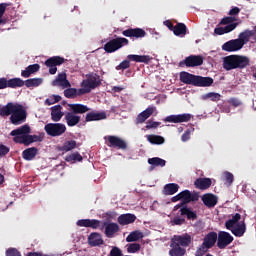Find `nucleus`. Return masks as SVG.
<instances>
[{"instance_id":"obj_58","label":"nucleus","mask_w":256,"mask_h":256,"mask_svg":"<svg viewBox=\"0 0 256 256\" xmlns=\"http://www.w3.org/2000/svg\"><path fill=\"white\" fill-rule=\"evenodd\" d=\"M239 13H241V8L235 6V7H232L228 15H230V17H235V15H239Z\"/></svg>"},{"instance_id":"obj_32","label":"nucleus","mask_w":256,"mask_h":256,"mask_svg":"<svg viewBox=\"0 0 256 256\" xmlns=\"http://www.w3.org/2000/svg\"><path fill=\"white\" fill-rule=\"evenodd\" d=\"M38 153L39 149H37V147H30L22 152V158L24 161H33V159L37 157Z\"/></svg>"},{"instance_id":"obj_22","label":"nucleus","mask_w":256,"mask_h":256,"mask_svg":"<svg viewBox=\"0 0 256 256\" xmlns=\"http://www.w3.org/2000/svg\"><path fill=\"white\" fill-rule=\"evenodd\" d=\"M228 231H231L235 237H243L245 231H247V225L245 224V221H241L231 228H228Z\"/></svg>"},{"instance_id":"obj_19","label":"nucleus","mask_w":256,"mask_h":256,"mask_svg":"<svg viewBox=\"0 0 256 256\" xmlns=\"http://www.w3.org/2000/svg\"><path fill=\"white\" fill-rule=\"evenodd\" d=\"M176 208L180 209L179 213L181 217H184V215H186L189 221H195V219H197V213L193 212L191 208L183 206V203L177 204Z\"/></svg>"},{"instance_id":"obj_54","label":"nucleus","mask_w":256,"mask_h":256,"mask_svg":"<svg viewBox=\"0 0 256 256\" xmlns=\"http://www.w3.org/2000/svg\"><path fill=\"white\" fill-rule=\"evenodd\" d=\"M161 125V122H155L152 120H148L146 123V129H157Z\"/></svg>"},{"instance_id":"obj_40","label":"nucleus","mask_w":256,"mask_h":256,"mask_svg":"<svg viewBox=\"0 0 256 256\" xmlns=\"http://www.w3.org/2000/svg\"><path fill=\"white\" fill-rule=\"evenodd\" d=\"M25 87L27 89H31V87H39L40 85H43V78H30L24 81Z\"/></svg>"},{"instance_id":"obj_50","label":"nucleus","mask_w":256,"mask_h":256,"mask_svg":"<svg viewBox=\"0 0 256 256\" xmlns=\"http://www.w3.org/2000/svg\"><path fill=\"white\" fill-rule=\"evenodd\" d=\"M204 99H211V101H214L217 103V101L221 100V94L215 93V92H209L204 96Z\"/></svg>"},{"instance_id":"obj_27","label":"nucleus","mask_w":256,"mask_h":256,"mask_svg":"<svg viewBox=\"0 0 256 256\" xmlns=\"http://www.w3.org/2000/svg\"><path fill=\"white\" fill-rule=\"evenodd\" d=\"M63 106L61 105H55L51 107V120L54 121L55 123H59L61 119H63Z\"/></svg>"},{"instance_id":"obj_41","label":"nucleus","mask_w":256,"mask_h":256,"mask_svg":"<svg viewBox=\"0 0 256 256\" xmlns=\"http://www.w3.org/2000/svg\"><path fill=\"white\" fill-rule=\"evenodd\" d=\"M179 191V184L169 183L164 186V195H175Z\"/></svg>"},{"instance_id":"obj_55","label":"nucleus","mask_w":256,"mask_h":256,"mask_svg":"<svg viewBox=\"0 0 256 256\" xmlns=\"http://www.w3.org/2000/svg\"><path fill=\"white\" fill-rule=\"evenodd\" d=\"M228 103L232 105V107H241V105H243V103L241 102V100H239V98H230L228 100Z\"/></svg>"},{"instance_id":"obj_36","label":"nucleus","mask_w":256,"mask_h":256,"mask_svg":"<svg viewBox=\"0 0 256 256\" xmlns=\"http://www.w3.org/2000/svg\"><path fill=\"white\" fill-rule=\"evenodd\" d=\"M39 69H41V66L39 64L29 65L25 68V70H22L21 77H24V79H29V76L37 73Z\"/></svg>"},{"instance_id":"obj_17","label":"nucleus","mask_w":256,"mask_h":256,"mask_svg":"<svg viewBox=\"0 0 256 256\" xmlns=\"http://www.w3.org/2000/svg\"><path fill=\"white\" fill-rule=\"evenodd\" d=\"M241 49H243V46L238 39L229 40L222 45V51H227L228 53L241 51Z\"/></svg>"},{"instance_id":"obj_28","label":"nucleus","mask_w":256,"mask_h":256,"mask_svg":"<svg viewBox=\"0 0 256 256\" xmlns=\"http://www.w3.org/2000/svg\"><path fill=\"white\" fill-rule=\"evenodd\" d=\"M107 119V113L105 112H89L85 116L86 123H91V121H103Z\"/></svg>"},{"instance_id":"obj_9","label":"nucleus","mask_w":256,"mask_h":256,"mask_svg":"<svg viewBox=\"0 0 256 256\" xmlns=\"http://www.w3.org/2000/svg\"><path fill=\"white\" fill-rule=\"evenodd\" d=\"M125 45H129V39L117 37L111 39L104 45V51L106 53H115V51H119V49L125 47Z\"/></svg>"},{"instance_id":"obj_4","label":"nucleus","mask_w":256,"mask_h":256,"mask_svg":"<svg viewBox=\"0 0 256 256\" xmlns=\"http://www.w3.org/2000/svg\"><path fill=\"white\" fill-rule=\"evenodd\" d=\"M250 60L247 56L229 55L223 58V69L233 71V69H245L249 67Z\"/></svg>"},{"instance_id":"obj_31","label":"nucleus","mask_w":256,"mask_h":256,"mask_svg":"<svg viewBox=\"0 0 256 256\" xmlns=\"http://www.w3.org/2000/svg\"><path fill=\"white\" fill-rule=\"evenodd\" d=\"M218 241V236L217 232H209L208 234L205 235L203 244L212 249V247H215V243Z\"/></svg>"},{"instance_id":"obj_57","label":"nucleus","mask_w":256,"mask_h":256,"mask_svg":"<svg viewBox=\"0 0 256 256\" xmlns=\"http://www.w3.org/2000/svg\"><path fill=\"white\" fill-rule=\"evenodd\" d=\"M183 223H185V218L174 217V219L171 220V225H183Z\"/></svg>"},{"instance_id":"obj_60","label":"nucleus","mask_w":256,"mask_h":256,"mask_svg":"<svg viewBox=\"0 0 256 256\" xmlns=\"http://www.w3.org/2000/svg\"><path fill=\"white\" fill-rule=\"evenodd\" d=\"M110 256H123V252H121V249L113 247L110 251Z\"/></svg>"},{"instance_id":"obj_2","label":"nucleus","mask_w":256,"mask_h":256,"mask_svg":"<svg viewBox=\"0 0 256 256\" xmlns=\"http://www.w3.org/2000/svg\"><path fill=\"white\" fill-rule=\"evenodd\" d=\"M68 107L69 111L64 114V119L68 127H75L79 125V123H81V116L79 115H84V113L91 111V108H88L87 105L79 103L68 104Z\"/></svg>"},{"instance_id":"obj_35","label":"nucleus","mask_w":256,"mask_h":256,"mask_svg":"<svg viewBox=\"0 0 256 256\" xmlns=\"http://www.w3.org/2000/svg\"><path fill=\"white\" fill-rule=\"evenodd\" d=\"M202 201L206 207L212 208L215 207L218 203L217 196L214 194H204L202 197Z\"/></svg>"},{"instance_id":"obj_25","label":"nucleus","mask_w":256,"mask_h":256,"mask_svg":"<svg viewBox=\"0 0 256 256\" xmlns=\"http://www.w3.org/2000/svg\"><path fill=\"white\" fill-rule=\"evenodd\" d=\"M180 81L181 83H184V85H193L195 87L197 75L185 71L180 72Z\"/></svg>"},{"instance_id":"obj_53","label":"nucleus","mask_w":256,"mask_h":256,"mask_svg":"<svg viewBox=\"0 0 256 256\" xmlns=\"http://www.w3.org/2000/svg\"><path fill=\"white\" fill-rule=\"evenodd\" d=\"M209 247H207L205 244L202 243V245L196 250L195 255L196 256H203L209 251Z\"/></svg>"},{"instance_id":"obj_18","label":"nucleus","mask_w":256,"mask_h":256,"mask_svg":"<svg viewBox=\"0 0 256 256\" xmlns=\"http://www.w3.org/2000/svg\"><path fill=\"white\" fill-rule=\"evenodd\" d=\"M165 123H189L191 121V114L170 115L164 119Z\"/></svg>"},{"instance_id":"obj_64","label":"nucleus","mask_w":256,"mask_h":256,"mask_svg":"<svg viewBox=\"0 0 256 256\" xmlns=\"http://www.w3.org/2000/svg\"><path fill=\"white\" fill-rule=\"evenodd\" d=\"M45 105H48V106H50V105H55V100L53 99L52 96H50L49 98H47V99L45 100Z\"/></svg>"},{"instance_id":"obj_8","label":"nucleus","mask_w":256,"mask_h":256,"mask_svg":"<svg viewBox=\"0 0 256 256\" xmlns=\"http://www.w3.org/2000/svg\"><path fill=\"white\" fill-rule=\"evenodd\" d=\"M27 121V110L21 104H16L12 115L10 116V122L12 125H21Z\"/></svg>"},{"instance_id":"obj_30","label":"nucleus","mask_w":256,"mask_h":256,"mask_svg":"<svg viewBox=\"0 0 256 256\" xmlns=\"http://www.w3.org/2000/svg\"><path fill=\"white\" fill-rule=\"evenodd\" d=\"M212 184L213 181H211V178H198L194 182L196 189H200V191H205L206 189H209Z\"/></svg>"},{"instance_id":"obj_21","label":"nucleus","mask_w":256,"mask_h":256,"mask_svg":"<svg viewBox=\"0 0 256 256\" xmlns=\"http://www.w3.org/2000/svg\"><path fill=\"white\" fill-rule=\"evenodd\" d=\"M104 243L105 241L99 232H92L88 236V244L90 247H101Z\"/></svg>"},{"instance_id":"obj_11","label":"nucleus","mask_w":256,"mask_h":256,"mask_svg":"<svg viewBox=\"0 0 256 256\" xmlns=\"http://www.w3.org/2000/svg\"><path fill=\"white\" fill-rule=\"evenodd\" d=\"M107 147L111 149L127 150V142L118 136L108 135L104 137Z\"/></svg>"},{"instance_id":"obj_63","label":"nucleus","mask_w":256,"mask_h":256,"mask_svg":"<svg viewBox=\"0 0 256 256\" xmlns=\"http://www.w3.org/2000/svg\"><path fill=\"white\" fill-rule=\"evenodd\" d=\"M0 89H7V78H0Z\"/></svg>"},{"instance_id":"obj_49","label":"nucleus","mask_w":256,"mask_h":256,"mask_svg":"<svg viewBox=\"0 0 256 256\" xmlns=\"http://www.w3.org/2000/svg\"><path fill=\"white\" fill-rule=\"evenodd\" d=\"M64 96L66 99H75L77 97V89L75 88H67L64 90Z\"/></svg>"},{"instance_id":"obj_51","label":"nucleus","mask_w":256,"mask_h":256,"mask_svg":"<svg viewBox=\"0 0 256 256\" xmlns=\"http://www.w3.org/2000/svg\"><path fill=\"white\" fill-rule=\"evenodd\" d=\"M127 251L129 253H137V251H141V244H139V243L128 244Z\"/></svg>"},{"instance_id":"obj_37","label":"nucleus","mask_w":256,"mask_h":256,"mask_svg":"<svg viewBox=\"0 0 256 256\" xmlns=\"http://www.w3.org/2000/svg\"><path fill=\"white\" fill-rule=\"evenodd\" d=\"M15 107L16 104L9 102L7 105L0 108V117H9V115H13Z\"/></svg>"},{"instance_id":"obj_24","label":"nucleus","mask_w":256,"mask_h":256,"mask_svg":"<svg viewBox=\"0 0 256 256\" xmlns=\"http://www.w3.org/2000/svg\"><path fill=\"white\" fill-rule=\"evenodd\" d=\"M153 113H155V107L153 106H150L146 110L142 111L136 117V125H141V123H145Z\"/></svg>"},{"instance_id":"obj_39","label":"nucleus","mask_w":256,"mask_h":256,"mask_svg":"<svg viewBox=\"0 0 256 256\" xmlns=\"http://www.w3.org/2000/svg\"><path fill=\"white\" fill-rule=\"evenodd\" d=\"M174 35H176V37H185V35H187V26L185 25V23H177L174 26Z\"/></svg>"},{"instance_id":"obj_44","label":"nucleus","mask_w":256,"mask_h":256,"mask_svg":"<svg viewBox=\"0 0 256 256\" xmlns=\"http://www.w3.org/2000/svg\"><path fill=\"white\" fill-rule=\"evenodd\" d=\"M65 161L67 163H77L83 161V156L79 152H74L72 154H68L65 157Z\"/></svg>"},{"instance_id":"obj_1","label":"nucleus","mask_w":256,"mask_h":256,"mask_svg":"<svg viewBox=\"0 0 256 256\" xmlns=\"http://www.w3.org/2000/svg\"><path fill=\"white\" fill-rule=\"evenodd\" d=\"M29 133H31V127L25 124L17 129L12 130L10 135L13 137L14 143L24 145L25 147H29V145L33 143H41V141H43V137L39 135H30Z\"/></svg>"},{"instance_id":"obj_61","label":"nucleus","mask_w":256,"mask_h":256,"mask_svg":"<svg viewBox=\"0 0 256 256\" xmlns=\"http://www.w3.org/2000/svg\"><path fill=\"white\" fill-rule=\"evenodd\" d=\"M7 153H9V147L0 144V157H5V155H7Z\"/></svg>"},{"instance_id":"obj_45","label":"nucleus","mask_w":256,"mask_h":256,"mask_svg":"<svg viewBox=\"0 0 256 256\" xmlns=\"http://www.w3.org/2000/svg\"><path fill=\"white\" fill-rule=\"evenodd\" d=\"M148 163L153 167H165L167 161H165L163 158L153 157L148 159Z\"/></svg>"},{"instance_id":"obj_12","label":"nucleus","mask_w":256,"mask_h":256,"mask_svg":"<svg viewBox=\"0 0 256 256\" xmlns=\"http://www.w3.org/2000/svg\"><path fill=\"white\" fill-rule=\"evenodd\" d=\"M204 58L201 55H190L179 62V67H201Z\"/></svg>"},{"instance_id":"obj_38","label":"nucleus","mask_w":256,"mask_h":256,"mask_svg":"<svg viewBox=\"0 0 256 256\" xmlns=\"http://www.w3.org/2000/svg\"><path fill=\"white\" fill-rule=\"evenodd\" d=\"M25 86V81L21 78H12L7 80V88L9 89H17V87Z\"/></svg>"},{"instance_id":"obj_46","label":"nucleus","mask_w":256,"mask_h":256,"mask_svg":"<svg viewBox=\"0 0 256 256\" xmlns=\"http://www.w3.org/2000/svg\"><path fill=\"white\" fill-rule=\"evenodd\" d=\"M239 221H241V214L236 213L231 219L225 222L226 229H231V227L237 225Z\"/></svg>"},{"instance_id":"obj_59","label":"nucleus","mask_w":256,"mask_h":256,"mask_svg":"<svg viewBox=\"0 0 256 256\" xmlns=\"http://www.w3.org/2000/svg\"><path fill=\"white\" fill-rule=\"evenodd\" d=\"M189 139H191V130H186L181 136V141L185 143L189 141Z\"/></svg>"},{"instance_id":"obj_15","label":"nucleus","mask_w":256,"mask_h":256,"mask_svg":"<svg viewBox=\"0 0 256 256\" xmlns=\"http://www.w3.org/2000/svg\"><path fill=\"white\" fill-rule=\"evenodd\" d=\"M103 228H105L104 234L108 239H113V237H115V233H119L120 231L119 224L115 222H103L101 229Z\"/></svg>"},{"instance_id":"obj_33","label":"nucleus","mask_w":256,"mask_h":256,"mask_svg":"<svg viewBox=\"0 0 256 256\" xmlns=\"http://www.w3.org/2000/svg\"><path fill=\"white\" fill-rule=\"evenodd\" d=\"M213 83L214 80L211 77H203L196 75V83L194 87H211Z\"/></svg>"},{"instance_id":"obj_23","label":"nucleus","mask_w":256,"mask_h":256,"mask_svg":"<svg viewBox=\"0 0 256 256\" xmlns=\"http://www.w3.org/2000/svg\"><path fill=\"white\" fill-rule=\"evenodd\" d=\"M53 87H63L64 89L67 87H71V83L67 80V74L62 72L58 74V77L52 82Z\"/></svg>"},{"instance_id":"obj_16","label":"nucleus","mask_w":256,"mask_h":256,"mask_svg":"<svg viewBox=\"0 0 256 256\" xmlns=\"http://www.w3.org/2000/svg\"><path fill=\"white\" fill-rule=\"evenodd\" d=\"M124 37H130V39H143L147 35V32L142 28H129L122 31Z\"/></svg>"},{"instance_id":"obj_26","label":"nucleus","mask_w":256,"mask_h":256,"mask_svg":"<svg viewBox=\"0 0 256 256\" xmlns=\"http://www.w3.org/2000/svg\"><path fill=\"white\" fill-rule=\"evenodd\" d=\"M135 221H137V216L131 213L122 214L117 219V222L119 225H122V227L125 225H131V223H135Z\"/></svg>"},{"instance_id":"obj_20","label":"nucleus","mask_w":256,"mask_h":256,"mask_svg":"<svg viewBox=\"0 0 256 256\" xmlns=\"http://www.w3.org/2000/svg\"><path fill=\"white\" fill-rule=\"evenodd\" d=\"M78 227H88L90 229H99L101 221L97 219H80L76 223Z\"/></svg>"},{"instance_id":"obj_29","label":"nucleus","mask_w":256,"mask_h":256,"mask_svg":"<svg viewBox=\"0 0 256 256\" xmlns=\"http://www.w3.org/2000/svg\"><path fill=\"white\" fill-rule=\"evenodd\" d=\"M181 200L183 201V206H187V203H191V201H198L199 196L197 194H192L189 190H184L180 192Z\"/></svg>"},{"instance_id":"obj_13","label":"nucleus","mask_w":256,"mask_h":256,"mask_svg":"<svg viewBox=\"0 0 256 256\" xmlns=\"http://www.w3.org/2000/svg\"><path fill=\"white\" fill-rule=\"evenodd\" d=\"M65 63V58L61 56H53L45 61V66L49 68L50 75H55L57 73V66L63 65Z\"/></svg>"},{"instance_id":"obj_62","label":"nucleus","mask_w":256,"mask_h":256,"mask_svg":"<svg viewBox=\"0 0 256 256\" xmlns=\"http://www.w3.org/2000/svg\"><path fill=\"white\" fill-rule=\"evenodd\" d=\"M164 25L166 26V27H168V29H169V31H175V25H173V22L172 21H169V20H166L165 22H164Z\"/></svg>"},{"instance_id":"obj_47","label":"nucleus","mask_w":256,"mask_h":256,"mask_svg":"<svg viewBox=\"0 0 256 256\" xmlns=\"http://www.w3.org/2000/svg\"><path fill=\"white\" fill-rule=\"evenodd\" d=\"M77 147V141L75 140H70L64 142V144L61 146L60 151H65L66 153L69 151H73Z\"/></svg>"},{"instance_id":"obj_6","label":"nucleus","mask_w":256,"mask_h":256,"mask_svg":"<svg viewBox=\"0 0 256 256\" xmlns=\"http://www.w3.org/2000/svg\"><path fill=\"white\" fill-rule=\"evenodd\" d=\"M87 79L83 80L81 83V87L83 89H80V93H91L92 89H97V87L101 86V76H99L96 73H91L86 75Z\"/></svg>"},{"instance_id":"obj_14","label":"nucleus","mask_w":256,"mask_h":256,"mask_svg":"<svg viewBox=\"0 0 256 256\" xmlns=\"http://www.w3.org/2000/svg\"><path fill=\"white\" fill-rule=\"evenodd\" d=\"M231 243H233V237L229 234V232L220 231L218 233V249H225L228 247V245H231Z\"/></svg>"},{"instance_id":"obj_56","label":"nucleus","mask_w":256,"mask_h":256,"mask_svg":"<svg viewBox=\"0 0 256 256\" xmlns=\"http://www.w3.org/2000/svg\"><path fill=\"white\" fill-rule=\"evenodd\" d=\"M6 256H21V252L15 248H9L6 251Z\"/></svg>"},{"instance_id":"obj_10","label":"nucleus","mask_w":256,"mask_h":256,"mask_svg":"<svg viewBox=\"0 0 256 256\" xmlns=\"http://www.w3.org/2000/svg\"><path fill=\"white\" fill-rule=\"evenodd\" d=\"M44 131L50 137H61L67 131V126L63 123H48L45 125Z\"/></svg>"},{"instance_id":"obj_34","label":"nucleus","mask_w":256,"mask_h":256,"mask_svg":"<svg viewBox=\"0 0 256 256\" xmlns=\"http://www.w3.org/2000/svg\"><path fill=\"white\" fill-rule=\"evenodd\" d=\"M255 36V31L253 30H245L239 34V38H237L238 41H240V44L242 47L245 46L246 43H249V39L251 37Z\"/></svg>"},{"instance_id":"obj_52","label":"nucleus","mask_w":256,"mask_h":256,"mask_svg":"<svg viewBox=\"0 0 256 256\" xmlns=\"http://www.w3.org/2000/svg\"><path fill=\"white\" fill-rule=\"evenodd\" d=\"M8 3L0 4V25H5V20H3V15H5V11H7Z\"/></svg>"},{"instance_id":"obj_7","label":"nucleus","mask_w":256,"mask_h":256,"mask_svg":"<svg viewBox=\"0 0 256 256\" xmlns=\"http://www.w3.org/2000/svg\"><path fill=\"white\" fill-rule=\"evenodd\" d=\"M237 18L233 16L224 17L220 21V25H226L225 27H217L214 29V33L216 35H225L226 33H231V31H235L239 26V23L235 22Z\"/></svg>"},{"instance_id":"obj_42","label":"nucleus","mask_w":256,"mask_h":256,"mask_svg":"<svg viewBox=\"0 0 256 256\" xmlns=\"http://www.w3.org/2000/svg\"><path fill=\"white\" fill-rule=\"evenodd\" d=\"M146 138L152 145H163L165 143V138L159 135L151 134L147 135Z\"/></svg>"},{"instance_id":"obj_5","label":"nucleus","mask_w":256,"mask_h":256,"mask_svg":"<svg viewBox=\"0 0 256 256\" xmlns=\"http://www.w3.org/2000/svg\"><path fill=\"white\" fill-rule=\"evenodd\" d=\"M127 59L128 60H123L118 66H116V71H125V69H129L131 67L130 61H134L135 63H145L148 65L149 61H151V56L129 54Z\"/></svg>"},{"instance_id":"obj_48","label":"nucleus","mask_w":256,"mask_h":256,"mask_svg":"<svg viewBox=\"0 0 256 256\" xmlns=\"http://www.w3.org/2000/svg\"><path fill=\"white\" fill-rule=\"evenodd\" d=\"M223 181H224V185L226 187H231V185H233V181H234V176L233 173L231 172H224L223 173Z\"/></svg>"},{"instance_id":"obj_43","label":"nucleus","mask_w":256,"mask_h":256,"mask_svg":"<svg viewBox=\"0 0 256 256\" xmlns=\"http://www.w3.org/2000/svg\"><path fill=\"white\" fill-rule=\"evenodd\" d=\"M139 239H143V232H141L139 230H135V231L131 232L126 237L127 243H133L135 241H139Z\"/></svg>"},{"instance_id":"obj_3","label":"nucleus","mask_w":256,"mask_h":256,"mask_svg":"<svg viewBox=\"0 0 256 256\" xmlns=\"http://www.w3.org/2000/svg\"><path fill=\"white\" fill-rule=\"evenodd\" d=\"M191 245V236L189 235H182V236H174L171 239L169 250L170 256H185L187 250L185 247H189Z\"/></svg>"}]
</instances>
